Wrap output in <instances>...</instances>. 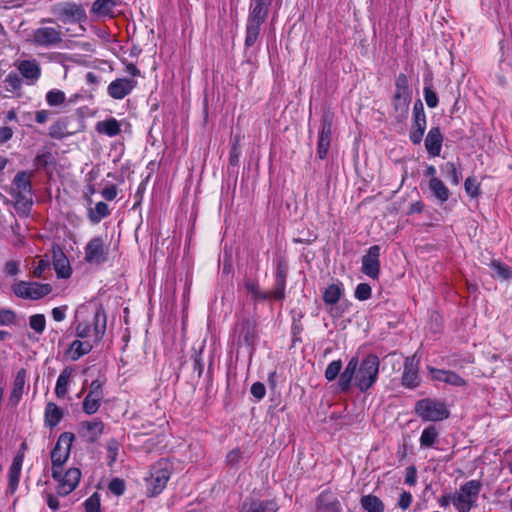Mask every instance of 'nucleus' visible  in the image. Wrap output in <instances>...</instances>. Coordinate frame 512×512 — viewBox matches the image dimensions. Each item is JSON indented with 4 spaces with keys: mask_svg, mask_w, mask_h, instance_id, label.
<instances>
[{
    "mask_svg": "<svg viewBox=\"0 0 512 512\" xmlns=\"http://www.w3.org/2000/svg\"><path fill=\"white\" fill-rule=\"evenodd\" d=\"M380 360L374 354H368L359 362L358 357H352L344 371L340 374L338 387L341 392H348L354 380L361 392L369 390L377 381Z\"/></svg>",
    "mask_w": 512,
    "mask_h": 512,
    "instance_id": "obj_1",
    "label": "nucleus"
},
{
    "mask_svg": "<svg viewBox=\"0 0 512 512\" xmlns=\"http://www.w3.org/2000/svg\"><path fill=\"white\" fill-rule=\"evenodd\" d=\"M93 337L94 341L74 340L65 352V355L72 361H77L82 356L88 354L98 344L105 335L107 327V316L103 307H98L93 316Z\"/></svg>",
    "mask_w": 512,
    "mask_h": 512,
    "instance_id": "obj_2",
    "label": "nucleus"
},
{
    "mask_svg": "<svg viewBox=\"0 0 512 512\" xmlns=\"http://www.w3.org/2000/svg\"><path fill=\"white\" fill-rule=\"evenodd\" d=\"M272 0H250L249 13L246 21V49L253 47L260 38L261 26L266 21Z\"/></svg>",
    "mask_w": 512,
    "mask_h": 512,
    "instance_id": "obj_3",
    "label": "nucleus"
},
{
    "mask_svg": "<svg viewBox=\"0 0 512 512\" xmlns=\"http://www.w3.org/2000/svg\"><path fill=\"white\" fill-rule=\"evenodd\" d=\"M171 477V465L165 459H160L151 465L148 475L144 478L145 494L147 497H156L166 488Z\"/></svg>",
    "mask_w": 512,
    "mask_h": 512,
    "instance_id": "obj_4",
    "label": "nucleus"
},
{
    "mask_svg": "<svg viewBox=\"0 0 512 512\" xmlns=\"http://www.w3.org/2000/svg\"><path fill=\"white\" fill-rule=\"evenodd\" d=\"M481 489V481H467L461 485L459 492L451 494V503L458 512H469L476 506Z\"/></svg>",
    "mask_w": 512,
    "mask_h": 512,
    "instance_id": "obj_5",
    "label": "nucleus"
},
{
    "mask_svg": "<svg viewBox=\"0 0 512 512\" xmlns=\"http://www.w3.org/2000/svg\"><path fill=\"white\" fill-rule=\"evenodd\" d=\"M414 411L425 422L443 421L450 416L445 402L432 398L418 400L415 403Z\"/></svg>",
    "mask_w": 512,
    "mask_h": 512,
    "instance_id": "obj_6",
    "label": "nucleus"
},
{
    "mask_svg": "<svg viewBox=\"0 0 512 512\" xmlns=\"http://www.w3.org/2000/svg\"><path fill=\"white\" fill-rule=\"evenodd\" d=\"M74 434L63 432L60 434L54 448L51 451L52 478L60 477V469L69 458L71 446L74 441Z\"/></svg>",
    "mask_w": 512,
    "mask_h": 512,
    "instance_id": "obj_7",
    "label": "nucleus"
},
{
    "mask_svg": "<svg viewBox=\"0 0 512 512\" xmlns=\"http://www.w3.org/2000/svg\"><path fill=\"white\" fill-rule=\"evenodd\" d=\"M64 41V34L61 26H41L33 30L31 42L33 45L42 48L59 47Z\"/></svg>",
    "mask_w": 512,
    "mask_h": 512,
    "instance_id": "obj_8",
    "label": "nucleus"
},
{
    "mask_svg": "<svg viewBox=\"0 0 512 512\" xmlns=\"http://www.w3.org/2000/svg\"><path fill=\"white\" fill-rule=\"evenodd\" d=\"M51 12L63 23H82L87 20V14L81 4L75 2L57 3Z\"/></svg>",
    "mask_w": 512,
    "mask_h": 512,
    "instance_id": "obj_9",
    "label": "nucleus"
},
{
    "mask_svg": "<svg viewBox=\"0 0 512 512\" xmlns=\"http://www.w3.org/2000/svg\"><path fill=\"white\" fill-rule=\"evenodd\" d=\"M32 173L27 171L18 172L12 181V195L18 204L31 205L32 199Z\"/></svg>",
    "mask_w": 512,
    "mask_h": 512,
    "instance_id": "obj_10",
    "label": "nucleus"
},
{
    "mask_svg": "<svg viewBox=\"0 0 512 512\" xmlns=\"http://www.w3.org/2000/svg\"><path fill=\"white\" fill-rule=\"evenodd\" d=\"M13 293L22 299L38 300L52 292L50 284L19 281L12 286Z\"/></svg>",
    "mask_w": 512,
    "mask_h": 512,
    "instance_id": "obj_11",
    "label": "nucleus"
},
{
    "mask_svg": "<svg viewBox=\"0 0 512 512\" xmlns=\"http://www.w3.org/2000/svg\"><path fill=\"white\" fill-rule=\"evenodd\" d=\"M333 121L334 113L330 110L324 111L321 118V129L319 131L317 142V156L320 159H325L327 157L331 143Z\"/></svg>",
    "mask_w": 512,
    "mask_h": 512,
    "instance_id": "obj_12",
    "label": "nucleus"
},
{
    "mask_svg": "<svg viewBox=\"0 0 512 512\" xmlns=\"http://www.w3.org/2000/svg\"><path fill=\"white\" fill-rule=\"evenodd\" d=\"M412 113V127L409 138L414 145H418L423 139L427 123L424 106L420 99L415 101Z\"/></svg>",
    "mask_w": 512,
    "mask_h": 512,
    "instance_id": "obj_13",
    "label": "nucleus"
},
{
    "mask_svg": "<svg viewBox=\"0 0 512 512\" xmlns=\"http://www.w3.org/2000/svg\"><path fill=\"white\" fill-rule=\"evenodd\" d=\"M84 260L92 265H101L107 261L108 249L102 237H93L88 241L85 248Z\"/></svg>",
    "mask_w": 512,
    "mask_h": 512,
    "instance_id": "obj_14",
    "label": "nucleus"
},
{
    "mask_svg": "<svg viewBox=\"0 0 512 512\" xmlns=\"http://www.w3.org/2000/svg\"><path fill=\"white\" fill-rule=\"evenodd\" d=\"M104 380L101 379H95L91 382L89 392L86 395V397L83 400L82 408L83 411L88 414L92 415L95 414L100 406L101 401L104 398V392H103V385Z\"/></svg>",
    "mask_w": 512,
    "mask_h": 512,
    "instance_id": "obj_15",
    "label": "nucleus"
},
{
    "mask_svg": "<svg viewBox=\"0 0 512 512\" xmlns=\"http://www.w3.org/2000/svg\"><path fill=\"white\" fill-rule=\"evenodd\" d=\"M81 479V471L78 468H70L65 474H62V469H60V477L54 479L58 482L57 486V494L60 496H66L73 492L78 486Z\"/></svg>",
    "mask_w": 512,
    "mask_h": 512,
    "instance_id": "obj_16",
    "label": "nucleus"
},
{
    "mask_svg": "<svg viewBox=\"0 0 512 512\" xmlns=\"http://www.w3.org/2000/svg\"><path fill=\"white\" fill-rule=\"evenodd\" d=\"M137 80L133 78H117L107 87V94L115 100H122L137 87Z\"/></svg>",
    "mask_w": 512,
    "mask_h": 512,
    "instance_id": "obj_17",
    "label": "nucleus"
},
{
    "mask_svg": "<svg viewBox=\"0 0 512 512\" xmlns=\"http://www.w3.org/2000/svg\"><path fill=\"white\" fill-rule=\"evenodd\" d=\"M104 423L99 418L90 421H81L78 425V434L86 442L95 443L103 434Z\"/></svg>",
    "mask_w": 512,
    "mask_h": 512,
    "instance_id": "obj_18",
    "label": "nucleus"
},
{
    "mask_svg": "<svg viewBox=\"0 0 512 512\" xmlns=\"http://www.w3.org/2000/svg\"><path fill=\"white\" fill-rule=\"evenodd\" d=\"M380 247L378 245L371 246L366 254L362 257V272L372 278L377 279L380 274Z\"/></svg>",
    "mask_w": 512,
    "mask_h": 512,
    "instance_id": "obj_19",
    "label": "nucleus"
},
{
    "mask_svg": "<svg viewBox=\"0 0 512 512\" xmlns=\"http://www.w3.org/2000/svg\"><path fill=\"white\" fill-rule=\"evenodd\" d=\"M412 96H402L401 94H394L392 98V117L398 122L402 123L409 113V106Z\"/></svg>",
    "mask_w": 512,
    "mask_h": 512,
    "instance_id": "obj_20",
    "label": "nucleus"
},
{
    "mask_svg": "<svg viewBox=\"0 0 512 512\" xmlns=\"http://www.w3.org/2000/svg\"><path fill=\"white\" fill-rule=\"evenodd\" d=\"M443 135L439 127H432L425 138V148L431 157H437L441 153Z\"/></svg>",
    "mask_w": 512,
    "mask_h": 512,
    "instance_id": "obj_21",
    "label": "nucleus"
},
{
    "mask_svg": "<svg viewBox=\"0 0 512 512\" xmlns=\"http://www.w3.org/2000/svg\"><path fill=\"white\" fill-rule=\"evenodd\" d=\"M23 461L24 455L19 453L13 458L12 464L9 467L8 492L11 494H14L18 488Z\"/></svg>",
    "mask_w": 512,
    "mask_h": 512,
    "instance_id": "obj_22",
    "label": "nucleus"
},
{
    "mask_svg": "<svg viewBox=\"0 0 512 512\" xmlns=\"http://www.w3.org/2000/svg\"><path fill=\"white\" fill-rule=\"evenodd\" d=\"M121 0H95L92 3L90 12L98 17L115 16V8L120 5Z\"/></svg>",
    "mask_w": 512,
    "mask_h": 512,
    "instance_id": "obj_23",
    "label": "nucleus"
},
{
    "mask_svg": "<svg viewBox=\"0 0 512 512\" xmlns=\"http://www.w3.org/2000/svg\"><path fill=\"white\" fill-rule=\"evenodd\" d=\"M430 372L432 373L433 379L437 381L444 382L456 387H462L466 385V380L454 371L431 368Z\"/></svg>",
    "mask_w": 512,
    "mask_h": 512,
    "instance_id": "obj_24",
    "label": "nucleus"
},
{
    "mask_svg": "<svg viewBox=\"0 0 512 512\" xmlns=\"http://www.w3.org/2000/svg\"><path fill=\"white\" fill-rule=\"evenodd\" d=\"M17 69L30 84H34L41 76V68L36 60H22L17 64Z\"/></svg>",
    "mask_w": 512,
    "mask_h": 512,
    "instance_id": "obj_25",
    "label": "nucleus"
},
{
    "mask_svg": "<svg viewBox=\"0 0 512 512\" xmlns=\"http://www.w3.org/2000/svg\"><path fill=\"white\" fill-rule=\"evenodd\" d=\"M402 385L406 388H416L419 385L418 367L410 359H406L402 374Z\"/></svg>",
    "mask_w": 512,
    "mask_h": 512,
    "instance_id": "obj_26",
    "label": "nucleus"
},
{
    "mask_svg": "<svg viewBox=\"0 0 512 512\" xmlns=\"http://www.w3.org/2000/svg\"><path fill=\"white\" fill-rule=\"evenodd\" d=\"M64 411L54 402H48L44 411V424L46 427L53 429L62 420Z\"/></svg>",
    "mask_w": 512,
    "mask_h": 512,
    "instance_id": "obj_27",
    "label": "nucleus"
},
{
    "mask_svg": "<svg viewBox=\"0 0 512 512\" xmlns=\"http://www.w3.org/2000/svg\"><path fill=\"white\" fill-rule=\"evenodd\" d=\"M95 130L99 134L106 135L108 137H115L121 133V124L116 118L110 117L108 119L98 121L95 125Z\"/></svg>",
    "mask_w": 512,
    "mask_h": 512,
    "instance_id": "obj_28",
    "label": "nucleus"
},
{
    "mask_svg": "<svg viewBox=\"0 0 512 512\" xmlns=\"http://www.w3.org/2000/svg\"><path fill=\"white\" fill-rule=\"evenodd\" d=\"M25 382H26V370L20 369L15 376V379L13 382V389L11 391L10 398H9L10 403L13 406H16L20 401L22 394L24 392Z\"/></svg>",
    "mask_w": 512,
    "mask_h": 512,
    "instance_id": "obj_29",
    "label": "nucleus"
},
{
    "mask_svg": "<svg viewBox=\"0 0 512 512\" xmlns=\"http://www.w3.org/2000/svg\"><path fill=\"white\" fill-rule=\"evenodd\" d=\"M276 502L271 500H254L249 504H244L240 512H277Z\"/></svg>",
    "mask_w": 512,
    "mask_h": 512,
    "instance_id": "obj_30",
    "label": "nucleus"
},
{
    "mask_svg": "<svg viewBox=\"0 0 512 512\" xmlns=\"http://www.w3.org/2000/svg\"><path fill=\"white\" fill-rule=\"evenodd\" d=\"M429 189L432 194L441 202H446L450 197V191L444 182L439 178L429 180Z\"/></svg>",
    "mask_w": 512,
    "mask_h": 512,
    "instance_id": "obj_31",
    "label": "nucleus"
},
{
    "mask_svg": "<svg viewBox=\"0 0 512 512\" xmlns=\"http://www.w3.org/2000/svg\"><path fill=\"white\" fill-rule=\"evenodd\" d=\"M342 283L330 284L323 292V301L326 305L336 304L343 295Z\"/></svg>",
    "mask_w": 512,
    "mask_h": 512,
    "instance_id": "obj_32",
    "label": "nucleus"
},
{
    "mask_svg": "<svg viewBox=\"0 0 512 512\" xmlns=\"http://www.w3.org/2000/svg\"><path fill=\"white\" fill-rule=\"evenodd\" d=\"M362 508L367 512H384V503L377 496L369 494L360 499Z\"/></svg>",
    "mask_w": 512,
    "mask_h": 512,
    "instance_id": "obj_33",
    "label": "nucleus"
},
{
    "mask_svg": "<svg viewBox=\"0 0 512 512\" xmlns=\"http://www.w3.org/2000/svg\"><path fill=\"white\" fill-rule=\"evenodd\" d=\"M439 432L434 425L426 427L420 436L419 442L421 447L431 448L434 447L438 441Z\"/></svg>",
    "mask_w": 512,
    "mask_h": 512,
    "instance_id": "obj_34",
    "label": "nucleus"
},
{
    "mask_svg": "<svg viewBox=\"0 0 512 512\" xmlns=\"http://www.w3.org/2000/svg\"><path fill=\"white\" fill-rule=\"evenodd\" d=\"M244 287L249 293H251L253 299L256 301H265L272 299L270 292L261 291L257 281L245 280Z\"/></svg>",
    "mask_w": 512,
    "mask_h": 512,
    "instance_id": "obj_35",
    "label": "nucleus"
},
{
    "mask_svg": "<svg viewBox=\"0 0 512 512\" xmlns=\"http://www.w3.org/2000/svg\"><path fill=\"white\" fill-rule=\"evenodd\" d=\"M71 374V369L65 368L58 376L55 386V394L58 398H63L67 394V387Z\"/></svg>",
    "mask_w": 512,
    "mask_h": 512,
    "instance_id": "obj_36",
    "label": "nucleus"
},
{
    "mask_svg": "<svg viewBox=\"0 0 512 512\" xmlns=\"http://www.w3.org/2000/svg\"><path fill=\"white\" fill-rule=\"evenodd\" d=\"M490 267L494 271V277H497L502 280H508L512 278V269L507 264L503 263L500 260L493 259L490 262Z\"/></svg>",
    "mask_w": 512,
    "mask_h": 512,
    "instance_id": "obj_37",
    "label": "nucleus"
},
{
    "mask_svg": "<svg viewBox=\"0 0 512 512\" xmlns=\"http://www.w3.org/2000/svg\"><path fill=\"white\" fill-rule=\"evenodd\" d=\"M109 214L110 210L108 205L105 202H98L94 209L89 210L88 218L92 223L97 224Z\"/></svg>",
    "mask_w": 512,
    "mask_h": 512,
    "instance_id": "obj_38",
    "label": "nucleus"
},
{
    "mask_svg": "<svg viewBox=\"0 0 512 512\" xmlns=\"http://www.w3.org/2000/svg\"><path fill=\"white\" fill-rule=\"evenodd\" d=\"M240 336L243 338L244 342L247 345L253 346L255 344V341H256L255 327L249 320L244 321L242 323Z\"/></svg>",
    "mask_w": 512,
    "mask_h": 512,
    "instance_id": "obj_39",
    "label": "nucleus"
},
{
    "mask_svg": "<svg viewBox=\"0 0 512 512\" xmlns=\"http://www.w3.org/2000/svg\"><path fill=\"white\" fill-rule=\"evenodd\" d=\"M394 94H401L402 96H412L411 89L408 84V78L404 73H400L395 80Z\"/></svg>",
    "mask_w": 512,
    "mask_h": 512,
    "instance_id": "obj_40",
    "label": "nucleus"
},
{
    "mask_svg": "<svg viewBox=\"0 0 512 512\" xmlns=\"http://www.w3.org/2000/svg\"><path fill=\"white\" fill-rule=\"evenodd\" d=\"M442 171L445 173L446 177L450 179L453 185H458L462 175L458 171L456 165L453 162H447L443 167Z\"/></svg>",
    "mask_w": 512,
    "mask_h": 512,
    "instance_id": "obj_41",
    "label": "nucleus"
},
{
    "mask_svg": "<svg viewBox=\"0 0 512 512\" xmlns=\"http://www.w3.org/2000/svg\"><path fill=\"white\" fill-rule=\"evenodd\" d=\"M66 100V95L63 91L58 89H52L46 94V102L50 106H59Z\"/></svg>",
    "mask_w": 512,
    "mask_h": 512,
    "instance_id": "obj_42",
    "label": "nucleus"
},
{
    "mask_svg": "<svg viewBox=\"0 0 512 512\" xmlns=\"http://www.w3.org/2000/svg\"><path fill=\"white\" fill-rule=\"evenodd\" d=\"M54 268L60 278H68L71 275V268L66 257L57 259L54 262Z\"/></svg>",
    "mask_w": 512,
    "mask_h": 512,
    "instance_id": "obj_43",
    "label": "nucleus"
},
{
    "mask_svg": "<svg viewBox=\"0 0 512 512\" xmlns=\"http://www.w3.org/2000/svg\"><path fill=\"white\" fill-rule=\"evenodd\" d=\"M286 283L285 279L275 278L274 288L270 292L273 300L281 301L285 298Z\"/></svg>",
    "mask_w": 512,
    "mask_h": 512,
    "instance_id": "obj_44",
    "label": "nucleus"
},
{
    "mask_svg": "<svg viewBox=\"0 0 512 512\" xmlns=\"http://www.w3.org/2000/svg\"><path fill=\"white\" fill-rule=\"evenodd\" d=\"M464 188L466 193L471 198H478L481 194L480 183L476 180L475 177H468L465 180Z\"/></svg>",
    "mask_w": 512,
    "mask_h": 512,
    "instance_id": "obj_45",
    "label": "nucleus"
},
{
    "mask_svg": "<svg viewBox=\"0 0 512 512\" xmlns=\"http://www.w3.org/2000/svg\"><path fill=\"white\" fill-rule=\"evenodd\" d=\"M342 369V361L341 360H334L331 363L328 364L326 370H325V378L328 381H333L337 378V376L340 377Z\"/></svg>",
    "mask_w": 512,
    "mask_h": 512,
    "instance_id": "obj_46",
    "label": "nucleus"
},
{
    "mask_svg": "<svg viewBox=\"0 0 512 512\" xmlns=\"http://www.w3.org/2000/svg\"><path fill=\"white\" fill-rule=\"evenodd\" d=\"M84 508L85 512H102L100 494L94 492L90 497H88L84 502Z\"/></svg>",
    "mask_w": 512,
    "mask_h": 512,
    "instance_id": "obj_47",
    "label": "nucleus"
},
{
    "mask_svg": "<svg viewBox=\"0 0 512 512\" xmlns=\"http://www.w3.org/2000/svg\"><path fill=\"white\" fill-rule=\"evenodd\" d=\"M29 325L38 334H42L46 327V319L43 314H34L29 319Z\"/></svg>",
    "mask_w": 512,
    "mask_h": 512,
    "instance_id": "obj_48",
    "label": "nucleus"
},
{
    "mask_svg": "<svg viewBox=\"0 0 512 512\" xmlns=\"http://www.w3.org/2000/svg\"><path fill=\"white\" fill-rule=\"evenodd\" d=\"M372 289L371 286L367 283H360L357 285L355 289L354 296L356 299L360 301L367 300L371 297Z\"/></svg>",
    "mask_w": 512,
    "mask_h": 512,
    "instance_id": "obj_49",
    "label": "nucleus"
},
{
    "mask_svg": "<svg viewBox=\"0 0 512 512\" xmlns=\"http://www.w3.org/2000/svg\"><path fill=\"white\" fill-rule=\"evenodd\" d=\"M106 448H107V453H108V458H109V464L111 465L117 459L119 449H120V444L116 439H110L107 442Z\"/></svg>",
    "mask_w": 512,
    "mask_h": 512,
    "instance_id": "obj_50",
    "label": "nucleus"
},
{
    "mask_svg": "<svg viewBox=\"0 0 512 512\" xmlns=\"http://www.w3.org/2000/svg\"><path fill=\"white\" fill-rule=\"evenodd\" d=\"M108 488L110 492L116 496H121L125 492V482L120 478H114L110 481Z\"/></svg>",
    "mask_w": 512,
    "mask_h": 512,
    "instance_id": "obj_51",
    "label": "nucleus"
},
{
    "mask_svg": "<svg viewBox=\"0 0 512 512\" xmlns=\"http://www.w3.org/2000/svg\"><path fill=\"white\" fill-rule=\"evenodd\" d=\"M16 314L11 309H0V326H9L15 323Z\"/></svg>",
    "mask_w": 512,
    "mask_h": 512,
    "instance_id": "obj_52",
    "label": "nucleus"
},
{
    "mask_svg": "<svg viewBox=\"0 0 512 512\" xmlns=\"http://www.w3.org/2000/svg\"><path fill=\"white\" fill-rule=\"evenodd\" d=\"M288 276V264L285 258L280 257L276 261L275 278L287 280Z\"/></svg>",
    "mask_w": 512,
    "mask_h": 512,
    "instance_id": "obj_53",
    "label": "nucleus"
},
{
    "mask_svg": "<svg viewBox=\"0 0 512 512\" xmlns=\"http://www.w3.org/2000/svg\"><path fill=\"white\" fill-rule=\"evenodd\" d=\"M424 99L429 108H435L438 105V96L430 86L424 87Z\"/></svg>",
    "mask_w": 512,
    "mask_h": 512,
    "instance_id": "obj_54",
    "label": "nucleus"
},
{
    "mask_svg": "<svg viewBox=\"0 0 512 512\" xmlns=\"http://www.w3.org/2000/svg\"><path fill=\"white\" fill-rule=\"evenodd\" d=\"M412 501H413L412 494L408 491H402L399 495L397 505L400 509L405 511L411 506Z\"/></svg>",
    "mask_w": 512,
    "mask_h": 512,
    "instance_id": "obj_55",
    "label": "nucleus"
},
{
    "mask_svg": "<svg viewBox=\"0 0 512 512\" xmlns=\"http://www.w3.org/2000/svg\"><path fill=\"white\" fill-rule=\"evenodd\" d=\"M5 82L8 84L12 91L20 89L22 85V81L19 75L15 72H10L5 79Z\"/></svg>",
    "mask_w": 512,
    "mask_h": 512,
    "instance_id": "obj_56",
    "label": "nucleus"
},
{
    "mask_svg": "<svg viewBox=\"0 0 512 512\" xmlns=\"http://www.w3.org/2000/svg\"><path fill=\"white\" fill-rule=\"evenodd\" d=\"M250 392L257 400H261L266 394L265 385L262 382H255L252 384Z\"/></svg>",
    "mask_w": 512,
    "mask_h": 512,
    "instance_id": "obj_57",
    "label": "nucleus"
},
{
    "mask_svg": "<svg viewBox=\"0 0 512 512\" xmlns=\"http://www.w3.org/2000/svg\"><path fill=\"white\" fill-rule=\"evenodd\" d=\"M242 459V451L239 448L233 449L226 455V461L228 464L234 466L237 465Z\"/></svg>",
    "mask_w": 512,
    "mask_h": 512,
    "instance_id": "obj_58",
    "label": "nucleus"
},
{
    "mask_svg": "<svg viewBox=\"0 0 512 512\" xmlns=\"http://www.w3.org/2000/svg\"><path fill=\"white\" fill-rule=\"evenodd\" d=\"M49 268V262L47 260L41 259L38 261L36 267L33 269L34 277L41 278L43 277L45 271Z\"/></svg>",
    "mask_w": 512,
    "mask_h": 512,
    "instance_id": "obj_59",
    "label": "nucleus"
},
{
    "mask_svg": "<svg viewBox=\"0 0 512 512\" xmlns=\"http://www.w3.org/2000/svg\"><path fill=\"white\" fill-rule=\"evenodd\" d=\"M417 482V470L414 466H409L406 468L405 473V483L414 486Z\"/></svg>",
    "mask_w": 512,
    "mask_h": 512,
    "instance_id": "obj_60",
    "label": "nucleus"
},
{
    "mask_svg": "<svg viewBox=\"0 0 512 512\" xmlns=\"http://www.w3.org/2000/svg\"><path fill=\"white\" fill-rule=\"evenodd\" d=\"M91 329L90 326L86 323H79L76 326V335L81 339H86L90 336Z\"/></svg>",
    "mask_w": 512,
    "mask_h": 512,
    "instance_id": "obj_61",
    "label": "nucleus"
},
{
    "mask_svg": "<svg viewBox=\"0 0 512 512\" xmlns=\"http://www.w3.org/2000/svg\"><path fill=\"white\" fill-rule=\"evenodd\" d=\"M4 272L6 275L14 276L19 272V263L14 260L8 261L4 266Z\"/></svg>",
    "mask_w": 512,
    "mask_h": 512,
    "instance_id": "obj_62",
    "label": "nucleus"
},
{
    "mask_svg": "<svg viewBox=\"0 0 512 512\" xmlns=\"http://www.w3.org/2000/svg\"><path fill=\"white\" fill-rule=\"evenodd\" d=\"M67 306L55 307L52 309V317L55 321L61 322L66 317Z\"/></svg>",
    "mask_w": 512,
    "mask_h": 512,
    "instance_id": "obj_63",
    "label": "nucleus"
},
{
    "mask_svg": "<svg viewBox=\"0 0 512 512\" xmlns=\"http://www.w3.org/2000/svg\"><path fill=\"white\" fill-rule=\"evenodd\" d=\"M102 196L108 200L112 201L117 197V188L115 185H110L102 190Z\"/></svg>",
    "mask_w": 512,
    "mask_h": 512,
    "instance_id": "obj_64",
    "label": "nucleus"
}]
</instances>
